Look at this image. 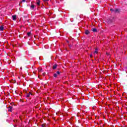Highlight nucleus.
<instances>
[{
    "label": "nucleus",
    "mask_w": 127,
    "mask_h": 127,
    "mask_svg": "<svg viewBox=\"0 0 127 127\" xmlns=\"http://www.w3.org/2000/svg\"><path fill=\"white\" fill-rule=\"evenodd\" d=\"M111 11H112V12H120V9H110Z\"/></svg>",
    "instance_id": "nucleus-1"
},
{
    "label": "nucleus",
    "mask_w": 127,
    "mask_h": 127,
    "mask_svg": "<svg viewBox=\"0 0 127 127\" xmlns=\"http://www.w3.org/2000/svg\"><path fill=\"white\" fill-rule=\"evenodd\" d=\"M99 49L98 48L95 49V51H94V54H98L99 53Z\"/></svg>",
    "instance_id": "nucleus-2"
},
{
    "label": "nucleus",
    "mask_w": 127,
    "mask_h": 127,
    "mask_svg": "<svg viewBox=\"0 0 127 127\" xmlns=\"http://www.w3.org/2000/svg\"><path fill=\"white\" fill-rule=\"evenodd\" d=\"M31 95V93H30V92L27 93L26 95V98H29L30 97Z\"/></svg>",
    "instance_id": "nucleus-3"
},
{
    "label": "nucleus",
    "mask_w": 127,
    "mask_h": 127,
    "mask_svg": "<svg viewBox=\"0 0 127 127\" xmlns=\"http://www.w3.org/2000/svg\"><path fill=\"white\" fill-rule=\"evenodd\" d=\"M12 18L13 20H16V15H14L12 16Z\"/></svg>",
    "instance_id": "nucleus-4"
},
{
    "label": "nucleus",
    "mask_w": 127,
    "mask_h": 127,
    "mask_svg": "<svg viewBox=\"0 0 127 127\" xmlns=\"http://www.w3.org/2000/svg\"><path fill=\"white\" fill-rule=\"evenodd\" d=\"M56 68H57V64H55L53 66V70H55V69H56Z\"/></svg>",
    "instance_id": "nucleus-5"
},
{
    "label": "nucleus",
    "mask_w": 127,
    "mask_h": 127,
    "mask_svg": "<svg viewBox=\"0 0 127 127\" xmlns=\"http://www.w3.org/2000/svg\"><path fill=\"white\" fill-rule=\"evenodd\" d=\"M36 3H37V5H40V0H37L36 1Z\"/></svg>",
    "instance_id": "nucleus-6"
},
{
    "label": "nucleus",
    "mask_w": 127,
    "mask_h": 127,
    "mask_svg": "<svg viewBox=\"0 0 127 127\" xmlns=\"http://www.w3.org/2000/svg\"><path fill=\"white\" fill-rule=\"evenodd\" d=\"M85 33L86 35H88V34H90V31H89L88 30H85Z\"/></svg>",
    "instance_id": "nucleus-7"
},
{
    "label": "nucleus",
    "mask_w": 127,
    "mask_h": 127,
    "mask_svg": "<svg viewBox=\"0 0 127 127\" xmlns=\"http://www.w3.org/2000/svg\"><path fill=\"white\" fill-rule=\"evenodd\" d=\"M4 29L3 26H0V31H2Z\"/></svg>",
    "instance_id": "nucleus-8"
},
{
    "label": "nucleus",
    "mask_w": 127,
    "mask_h": 127,
    "mask_svg": "<svg viewBox=\"0 0 127 127\" xmlns=\"http://www.w3.org/2000/svg\"><path fill=\"white\" fill-rule=\"evenodd\" d=\"M92 31L93 32H98V30L94 28L92 29Z\"/></svg>",
    "instance_id": "nucleus-9"
},
{
    "label": "nucleus",
    "mask_w": 127,
    "mask_h": 127,
    "mask_svg": "<svg viewBox=\"0 0 127 127\" xmlns=\"http://www.w3.org/2000/svg\"><path fill=\"white\" fill-rule=\"evenodd\" d=\"M12 109V107H11V106H10L9 107V109H8V112H11V109Z\"/></svg>",
    "instance_id": "nucleus-10"
},
{
    "label": "nucleus",
    "mask_w": 127,
    "mask_h": 127,
    "mask_svg": "<svg viewBox=\"0 0 127 127\" xmlns=\"http://www.w3.org/2000/svg\"><path fill=\"white\" fill-rule=\"evenodd\" d=\"M27 35H28V36H30V35H31V32H29L27 33Z\"/></svg>",
    "instance_id": "nucleus-11"
},
{
    "label": "nucleus",
    "mask_w": 127,
    "mask_h": 127,
    "mask_svg": "<svg viewBox=\"0 0 127 127\" xmlns=\"http://www.w3.org/2000/svg\"><path fill=\"white\" fill-rule=\"evenodd\" d=\"M54 77H55V78H57V73H54Z\"/></svg>",
    "instance_id": "nucleus-12"
},
{
    "label": "nucleus",
    "mask_w": 127,
    "mask_h": 127,
    "mask_svg": "<svg viewBox=\"0 0 127 127\" xmlns=\"http://www.w3.org/2000/svg\"><path fill=\"white\" fill-rule=\"evenodd\" d=\"M31 8H32V9H34V5H31L30 6Z\"/></svg>",
    "instance_id": "nucleus-13"
},
{
    "label": "nucleus",
    "mask_w": 127,
    "mask_h": 127,
    "mask_svg": "<svg viewBox=\"0 0 127 127\" xmlns=\"http://www.w3.org/2000/svg\"><path fill=\"white\" fill-rule=\"evenodd\" d=\"M57 75H60V71H57Z\"/></svg>",
    "instance_id": "nucleus-14"
},
{
    "label": "nucleus",
    "mask_w": 127,
    "mask_h": 127,
    "mask_svg": "<svg viewBox=\"0 0 127 127\" xmlns=\"http://www.w3.org/2000/svg\"><path fill=\"white\" fill-rule=\"evenodd\" d=\"M41 71H42V68H39L38 69V72H41Z\"/></svg>",
    "instance_id": "nucleus-15"
},
{
    "label": "nucleus",
    "mask_w": 127,
    "mask_h": 127,
    "mask_svg": "<svg viewBox=\"0 0 127 127\" xmlns=\"http://www.w3.org/2000/svg\"><path fill=\"white\" fill-rule=\"evenodd\" d=\"M48 0H43V1H48Z\"/></svg>",
    "instance_id": "nucleus-16"
},
{
    "label": "nucleus",
    "mask_w": 127,
    "mask_h": 127,
    "mask_svg": "<svg viewBox=\"0 0 127 127\" xmlns=\"http://www.w3.org/2000/svg\"><path fill=\"white\" fill-rule=\"evenodd\" d=\"M42 127H45V125H44L43 124V125H42Z\"/></svg>",
    "instance_id": "nucleus-17"
},
{
    "label": "nucleus",
    "mask_w": 127,
    "mask_h": 127,
    "mask_svg": "<svg viewBox=\"0 0 127 127\" xmlns=\"http://www.w3.org/2000/svg\"><path fill=\"white\" fill-rule=\"evenodd\" d=\"M25 0H22V2H25Z\"/></svg>",
    "instance_id": "nucleus-18"
},
{
    "label": "nucleus",
    "mask_w": 127,
    "mask_h": 127,
    "mask_svg": "<svg viewBox=\"0 0 127 127\" xmlns=\"http://www.w3.org/2000/svg\"><path fill=\"white\" fill-rule=\"evenodd\" d=\"M90 57H93V55H90Z\"/></svg>",
    "instance_id": "nucleus-19"
},
{
    "label": "nucleus",
    "mask_w": 127,
    "mask_h": 127,
    "mask_svg": "<svg viewBox=\"0 0 127 127\" xmlns=\"http://www.w3.org/2000/svg\"><path fill=\"white\" fill-rule=\"evenodd\" d=\"M45 74V73H43V75L44 76Z\"/></svg>",
    "instance_id": "nucleus-20"
},
{
    "label": "nucleus",
    "mask_w": 127,
    "mask_h": 127,
    "mask_svg": "<svg viewBox=\"0 0 127 127\" xmlns=\"http://www.w3.org/2000/svg\"><path fill=\"white\" fill-rule=\"evenodd\" d=\"M21 70L22 69V67H20Z\"/></svg>",
    "instance_id": "nucleus-21"
}]
</instances>
